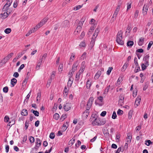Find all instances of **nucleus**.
Returning <instances> with one entry per match:
<instances>
[{"mask_svg":"<svg viewBox=\"0 0 153 153\" xmlns=\"http://www.w3.org/2000/svg\"><path fill=\"white\" fill-rule=\"evenodd\" d=\"M123 114V111L120 109H119L117 111V114L118 115H121Z\"/></svg>","mask_w":153,"mask_h":153,"instance_id":"obj_48","label":"nucleus"},{"mask_svg":"<svg viewBox=\"0 0 153 153\" xmlns=\"http://www.w3.org/2000/svg\"><path fill=\"white\" fill-rule=\"evenodd\" d=\"M24 53H23V52H21L20 53H19L17 56L16 57L18 59L20 58L24 54Z\"/></svg>","mask_w":153,"mask_h":153,"instance_id":"obj_52","label":"nucleus"},{"mask_svg":"<svg viewBox=\"0 0 153 153\" xmlns=\"http://www.w3.org/2000/svg\"><path fill=\"white\" fill-rule=\"evenodd\" d=\"M112 69L113 68L112 67H110L108 68V69L107 71V75L110 74Z\"/></svg>","mask_w":153,"mask_h":153,"instance_id":"obj_50","label":"nucleus"},{"mask_svg":"<svg viewBox=\"0 0 153 153\" xmlns=\"http://www.w3.org/2000/svg\"><path fill=\"white\" fill-rule=\"evenodd\" d=\"M106 123V121L101 120L99 118H96L92 122V124L94 126H101L104 125Z\"/></svg>","mask_w":153,"mask_h":153,"instance_id":"obj_2","label":"nucleus"},{"mask_svg":"<svg viewBox=\"0 0 153 153\" xmlns=\"http://www.w3.org/2000/svg\"><path fill=\"white\" fill-rule=\"evenodd\" d=\"M128 65V63H127L126 62L125 63L122 67V70L123 71H125L127 68Z\"/></svg>","mask_w":153,"mask_h":153,"instance_id":"obj_35","label":"nucleus"},{"mask_svg":"<svg viewBox=\"0 0 153 153\" xmlns=\"http://www.w3.org/2000/svg\"><path fill=\"white\" fill-rule=\"evenodd\" d=\"M74 56L75 55L74 54V53H72L71 56L70 58V60H72V61L74 59Z\"/></svg>","mask_w":153,"mask_h":153,"instance_id":"obj_64","label":"nucleus"},{"mask_svg":"<svg viewBox=\"0 0 153 153\" xmlns=\"http://www.w3.org/2000/svg\"><path fill=\"white\" fill-rule=\"evenodd\" d=\"M131 139V137L130 135H128L126 138L127 141H126L127 142H130Z\"/></svg>","mask_w":153,"mask_h":153,"instance_id":"obj_44","label":"nucleus"},{"mask_svg":"<svg viewBox=\"0 0 153 153\" xmlns=\"http://www.w3.org/2000/svg\"><path fill=\"white\" fill-rule=\"evenodd\" d=\"M153 44V42L152 41H150L148 45V47L147 48V50H149V49L151 48V46Z\"/></svg>","mask_w":153,"mask_h":153,"instance_id":"obj_53","label":"nucleus"},{"mask_svg":"<svg viewBox=\"0 0 153 153\" xmlns=\"http://www.w3.org/2000/svg\"><path fill=\"white\" fill-rule=\"evenodd\" d=\"M121 3H119L117 6V7L115 9L114 13L112 16V18H114L115 19L117 17V15H118L120 9V7L121 6Z\"/></svg>","mask_w":153,"mask_h":153,"instance_id":"obj_4","label":"nucleus"},{"mask_svg":"<svg viewBox=\"0 0 153 153\" xmlns=\"http://www.w3.org/2000/svg\"><path fill=\"white\" fill-rule=\"evenodd\" d=\"M123 32L122 31H119L116 37V42L119 45H123L124 44V42L122 38Z\"/></svg>","mask_w":153,"mask_h":153,"instance_id":"obj_1","label":"nucleus"},{"mask_svg":"<svg viewBox=\"0 0 153 153\" xmlns=\"http://www.w3.org/2000/svg\"><path fill=\"white\" fill-rule=\"evenodd\" d=\"M82 74L80 73L79 72L77 73L76 75V77H75V79L76 80H78L80 78V75Z\"/></svg>","mask_w":153,"mask_h":153,"instance_id":"obj_42","label":"nucleus"},{"mask_svg":"<svg viewBox=\"0 0 153 153\" xmlns=\"http://www.w3.org/2000/svg\"><path fill=\"white\" fill-rule=\"evenodd\" d=\"M17 80L15 78L12 79L11 80V84L12 87H13L15 85L16 83Z\"/></svg>","mask_w":153,"mask_h":153,"instance_id":"obj_21","label":"nucleus"},{"mask_svg":"<svg viewBox=\"0 0 153 153\" xmlns=\"http://www.w3.org/2000/svg\"><path fill=\"white\" fill-rule=\"evenodd\" d=\"M99 31H100L99 29L97 28L95 30V32L92 36V39H95L97 37V36Z\"/></svg>","mask_w":153,"mask_h":153,"instance_id":"obj_14","label":"nucleus"},{"mask_svg":"<svg viewBox=\"0 0 153 153\" xmlns=\"http://www.w3.org/2000/svg\"><path fill=\"white\" fill-rule=\"evenodd\" d=\"M67 117V116L66 114H63L61 118V119L62 120H63Z\"/></svg>","mask_w":153,"mask_h":153,"instance_id":"obj_62","label":"nucleus"},{"mask_svg":"<svg viewBox=\"0 0 153 153\" xmlns=\"http://www.w3.org/2000/svg\"><path fill=\"white\" fill-rule=\"evenodd\" d=\"M152 143V142L150 140H146L145 141V144L147 146H149Z\"/></svg>","mask_w":153,"mask_h":153,"instance_id":"obj_38","label":"nucleus"},{"mask_svg":"<svg viewBox=\"0 0 153 153\" xmlns=\"http://www.w3.org/2000/svg\"><path fill=\"white\" fill-rule=\"evenodd\" d=\"M71 107V103H67L64 106V109L65 111H68L70 109Z\"/></svg>","mask_w":153,"mask_h":153,"instance_id":"obj_9","label":"nucleus"},{"mask_svg":"<svg viewBox=\"0 0 153 153\" xmlns=\"http://www.w3.org/2000/svg\"><path fill=\"white\" fill-rule=\"evenodd\" d=\"M55 137L54 134L53 133H51L49 137L51 139H53Z\"/></svg>","mask_w":153,"mask_h":153,"instance_id":"obj_56","label":"nucleus"},{"mask_svg":"<svg viewBox=\"0 0 153 153\" xmlns=\"http://www.w3.org/2000/svg\"><path fill=\"white\" fill-rule=\"evenodd\" d=\"M91 85V82L89 80H88L87 82L86 83V87L88 88H90Z\"/></svg>","mask_w":153,"mask_h":153,"instance_id":"obj_36","label":"nucleus"},{"mask_svg":"<svg viewBox=\"0 0 153 153\" xmlns=\"http://www.w3.org/2000/svg\"><path fill=\"white\" fill-rule=\"evenodd\" d=\"M134 44V42L131 41H128L127 43V46L128 47H131Z\"/></svg>","mask_w":153,"mask_h":153,"instance_id":"obj_29","label":"nucleus"},{"mask_svg":"<svg viewBox=\"0 0 153 153\" xmlns=\"http://www.w3.org/2000/svg\"><path fill=\"white\" fill-rule=\"evenodd\" d=\"M3 91L5 93H7L8 91V87L6 86L3 88Z\"/></svg>","mask_w":153,"mask_h":153,"instance_id":"obj_59","label":"nucleus"},{"mask_svg":"<svg viewBox=\"0 0 153 153\" xmlns=\"http://www.w3.org/2000/svg\"><path fill=\"white\" fill-rule=\"evenodd\" d=\"M89 110L86 109V110L83 113L82 115V117L84 119H86L87 118L88 115L89 114Z\"/></svg>","mask_w":153,"mask_h":153,"instance_id":"obj_11","label":"nucleus"},{"mask_svg":"<svg viewBox=\"0 0 153 153\" xmlns=\"http://www.w3.org/2000/svg\"><path fill=\"white\" fill-rule=\"evenodd\" d=\"M68 90L67 89V88L66 87H65V88H64V93H63V94H64V96H65V97H66L68 94Z\"/></svg>","mask_w":153,"mask_h":153,"instance_id":"obj_28","label":"nucleus"},{"mask_svg":"<svg viewBox=\"0 0 153 153\" xmlns=\"http://www.w3.org/2000/svg\"><path fill=\"white\" fill-rule=\"evenodd\" d=\"M131 30V25H128L126 29V33H127V32L129 33L130 32Z\"/></svg>","mask_w":153,"mask_h":153,"instance_id":"obj_41","label":"nucleus"},{"mask_svg":"<svg viewBox=\"0 0 153 153\" xmlns=\"http://www.w3.org/2000/svg\"><path fill=\"white\" fill-rule=\"evenodd\" d=\"M86 53L85 52H84L80 57L81 59L82 60H84V59L86 58Z\"/></svg>","mask_w":153,"mask_h":153,"instance_id":"obj_47","label":"nucleus"},{"mask_svg":"<svg viewBox=\"0 0 153 153\" xmlns=\"http://www.w3.org/2000/svg\"><path fill=\"white\" fill-rule=\"evenodd\" d=\"M85 42L82 41L81 42L79 45L80 47H85Z\"/></svg>","mask_w":153,"mask_h":153,"instance_id":"obj_46","label":"nucleus"},{"mask_svg":"<svg viewBox=\"0 0 153 153\" xmlns=\"http://www.w3.org/2000/svg\"><path fill=\"white\" fill-rule=\"evenodd\" d=\"M12 2L11 0H7V2L3 7V9L7 10V8L10 6Z\"/></svg>","mask_w":153,"mask_h":153,"instance_id":"obj_8","label":"nucleus"},{"mask_svg":"<svg viewBox=\"0 0 153 153\" xmlns=\"http://www.w3.org/2000/svg\"><path fill=\"white\" fill-rule=\"evenodd\" d=\"M47 54L46 53H45L42 57H41L40 58L39 61L41 62L42 63L43 61L46 57Z\"/></svg>","mask_w":153,"mask_h":153,"instance_id":"obj_22","label":"nucleus"},{"mask_svg":"<svg viewBox=\"0 0 153 153\" xmlns=\"http://www.w3.org/2000/svg\"><path fill=\"white\" fill-rule=\"evenodd\" d=\"M41 97V93L39 92L37 93V95L36 97V101L37 102H39L40 100Z\"/></svg>","mask_w":153,"mask_h":153,"instance_id":"obj_30","label":"nucleus"},{"mask_svg":"<svg viewBox=\"0 0 153 153\" xmlns=\"http://www.w3.org/2000/svg\"><path fill=\"white\" fill-rule=\"evenodd\" d=\"M39 28V27H37V25L34 27L32 29V30H31L30 31L32 32V33H34L35 32H36V30L38 29Z\"/></svg>","mask_w":153,"mask_h":153,"instance_id":"obj_49","label":"nucleus"},{"mask_svg":"<svg viewBox=\"0 0 153 153\" xmlns=\"http://www.w3.org/2000/svg\"><path fill=\"white\" fill-rule=\"evenodd\" d=\"M84 21H80L77 25V26L74 32V34L77 35L80 31Z\"/></svg>","mask_w":153,"mask_h":153,"instance_id":"obj_3","label":"nucleus"},{"mask_svg":"<svg viewBox=\"0 0 153 153\" xmlns=\"http://www.w3.org/2000/svg\"><path fill=\"white\" fill-rule=\"evenodd\" d=\"M94 100V98L93 97H91L88 100L87 106L86 107V109L89 110L90 108L91 107V106L93 102V101Z\"/></svg>","mask_w":153,"mask_h":153,"instance_id":"obj_5","label":"nucleus"},{"mask_svg":"<svg viewBox=\"0 0 153 153\" xmlns=\"http://www.w3.org/2000/svg\"><path fill=\"white\" fill-rule=\"evenodd\" d=\"M19 76V74L17 72H15L13 75V76L15 78H17Z\"/></svg>","mask_w":153,"mask_h":153,"instance_id":"obj_61","label":"nucleus"},{"mask_svg":"<svg viewBox=\"0 0 153 153\" xmlns=\"http://www.w3.org/2000/svg\"><path fill=\"white\" fill-rule=\"evenodd\" d=\"M124 97L122 95H120L119 97V104L121 106L123 105V103L124 102Z\"/></svg>","mask_w":153,"mask_h":153,"instance_id":"obj_15","label":"nucleus"},{"mask_svg":"<svg viewBox=\"0 0 153 153\" xmlns=\"http://www.w3.org/2000/svg\"><path fill=\"white\" fill-rule=\"evenodd\" d=\"M140 97L139 96L137 97L135 102V106L136 107H137L140 104Z\"/></svg>","mask_w":153,"mask_h":153,"instance_id":"obj_13","label":"nucleus"},{"mask_svg":"<svg viewBox=\"0 0 153 153\" xmlns=\"http://www.w3.org/2000/svg\"><path fill=\"white\" fill-rule=\"evenodd\" d=\"M63 65L62 64H60L59 67V71L60 72H61L62 71Z\"/></svg>","mask_w":153,"mask_h":153,"instance_id":"obj_54","label":"nucleus"},{"mask_svg":"<svg viewBox=\"0 0 153 153\" xmlns=\"http://www.w3.org/2000/svg\"><path fill=\"white\" fill-rule=\"evenodd\" d=\"M36 146L37 147H39L41 145V141L40 139L38 138L36 139Z\"/></svg>","mask_w":153,"mask_h":153,"instance_id":"obj_17","label":"nucleus"},{"mask_svg":"<svg viewBox=\"0 0 153 153\" xmlns=\"http://www.w3.org/2000/svg\"><path fill=\"white\" fill-rule=\"evenodd\" d=\"M110 86L108 85L106 88L105 89L104 94L106 93V92L107 93L109 89H110Z\"/></svg>","mask_w":153,"mask_h":153,"instance_id":"obj_58","label":"nucleus"},{"mask_svg":"<svg viewBox=\"0 0 153 153\" xmlns=\"http://www.w3.org/2000/svg\"><path fill=\"white\" fill-rule=\"evenodd\" d=\"M117 117V115L116 114V112L114 111L112 116V118L113 119H115Z\"/></svg>","mask_w":153,"mask_h":153,"instance_id":"obj_60","label":"nucleus"},{"mask_svg":"<svg viewBox=\"0 0 153 153\" xmlns=\"http://www.w3.org/2000/svg\"><path fill=\"white\" fill-rule=\"evenodd\" d=\"M101 74V71H98L94 77V79L95 80L98 79Z\"/></svg>","mask_w":153,"mask_h":153,"instance_id":"obj_19","label":"nucleus"},{"mask_svg":"<svg viewBox=\"0 0 153 153\" xmlns=\"http://www.w3.org/2000/svg\"><path fill=\"white\" fill-rule=\"evenodd\" d=\"M78 66V64L77 63H75L73 65L71 71L73 72H74L77 69Z\"/></svg>","mask_w":153,"mask_h":153,"instance_id":"obj_18","label":"nucleus"},{"mask_svg":"<svg viewBox=\"0 0 153 153\" xmlns=\"http://www.w3.org/2000/svg\"><path fill=\"white\" fill-rule=\"evenodd\" d=\"M53 117L56 120H58L59 118V115L58 114L56 113L54 114Z\"/></svg>","mask_w":153,"mask_h":153,"instance_id":"obj_34","label":"nucleus"},{"mask_svg":"<svg viewBox=\"0 0 153 153\" xmlns=\"http://www.w3.org/2000/svg\"><path fill=\"white\" fill-rule=\"evenodd\" d=\"M73 82L72 78H69L68 81V86L71 87V86Z\"/></svg>","mask_w":153,"mask_h":153,"instance_id":"obj_23","label":"nucleus"},{"mask_svg":"<svg viewBox=\"0 0 153 153\" xmlns=\"http://www.w3.org/2000/svg\"><path fill=\"white\" fill-rule=\"evenodd\" d=\"M122 81V77H120L117 80L116 85L117 86L119 85Z\"/></svg>","mask_w":153,"mask_h":153,"instance_id":"obj_27","label":"nucleus"},{"mask_svg":"<svg viewBox=\"0 0 153 153\" xmlns=\"http://www.w3.org/2000/svg\"><path fill=\"white\" fill-rule=\"evenodd\" d=\"M144 39L143 38H141L139 41L138 44L139 46H142L144 42Z\"/></svg>","mask_w":153,"mask_h":153,"instance_id":"obj_26","label":"nucleus"},{"mask_svg":"<svg viewBox=\"0 0 153 153\" xmlns=\"http://www.w3.org/2000/svg\"><path fill=\"white\" fill-rule=\"evenodd\" d=\"M31 112H32L33 114L36 116L38 117L39 116V112L37 111H35L33 109L31 110Z\"/></svg>","mask_w":153,"mask_h":153,"instance_id":"obj_32","label":"nucleus"},{"mask_svg":"<svg viewBox=\"0 0 153 153\" xmlns=\"http://www.w3.org/2000/svg\"><path fill=\"white\" fill-rule=\"evenodd\" d=\"M149 56L148 54L146 55L143 58V61L144 63L147 65H149Z\"/></svg>","mask_w":153,"mask_h":153,"instance_id":"obj_10","label":"nucleus"},{"mask_svg":"<svg viewBox=\"0 0 153 153\" xmlns=\"http://www.w3.org/2000/svg\"><path fill=\"white\" fill-rule=\"evenodd\" d=\"M95 39H92L91 41V42L90 44V47L91 48V49L94 46V44H95Z\"/></svg>","mask_w":153,"mask_h":153,"instance_id":"obj_24","label":"nucleus"},{"mask_svg":"<svg viewBox=\"0 0 153 153\" xmlns=\"http://www.w3.org/2000/svg\"><path fill=\"white\" fill-rule=\"evenodd\" d=\"M48 19L47 18H44L37 25V27L40 28L44 25L47 21Z\"/></svg>","mask_w":153,"mask_h":153,"instance_id":"obj_7","label":"nucleus"},{"mask_svg":"<svg viewBox=\"0 0 153 153\" xmlns=\"http://www.w3.org/2000/svg\"><path fill=\"white\" fill-rule=\"evenodd\" d=\"M137 59L135 57L134 58V63H135V64L136 65V67L135 68V69L136 68H138L139 69H140L139 66V65L138 64L137 60L136 61L135 60V59Z\"/></svg>","mask_w":153,"mask_h":153,"instance_id":"obj_51","label":"nucleus"},{"mask_svg":"<svg viewBox=\"0 0 153 153\" xmlns=\"http://www.w3.org/2000/svg\"><path fill=\"white\" fill-rule=\"evenodd\" d=\"M52 80H51L49 79L47 83L46 86L47 87H48L50 85L51 83V82Z\"/></svg>","mask_w":153,"mask_h":153,"instance_id":"obj_63","label":"nucleus"},{"mask_svg":"<svg viewBox=\"0 0 153 153\" xmlns=\"http://www.w3.org/2000/svg\"><path fill=\"white\" fill-rule=\"evenodd\" d=\"M82 5H79L77 6L74 7V10H78L81 8L82 7Z\"/></svg>","mask_w":153,"mask_h":153,"instance_id":"obj_43","label":"nucleus"},{"mask_svg":"<svg viewBox=\"0 0 153 153\" xmlns=\"http://www.w3.org/2000/svg\"><path fill=\"white\" fill-rule=\"evenodd\" d=\"M41 64L42 62H40L39 61L37 63V65L36 68V70H38L39 69Z\"/></svg>","mask_w":153,"mask_h":153,"instance_id":"obj_33","label":"nucleus"},{"mask_svg":"<svg viewBox=\"0 0 153 153\" xmlns=\"http://www.w3.org/2000/svg\"><path fill=\"white\" fill-rule=\"evenodd\" d=\"M25 67V65L24 64H22V65L20 66V67L19 68L18 70V71L19 72L21 71V70H22V69H23L24 67Z\"/></svg>","mask_w":153,"mask_h":153,"instance_id":"obj_57","label":"nucleus"},{"mask_svg":"<svg viewBox=\"0 0 153 153\" xmlns=\"http://www.w3.org/2000/svg\"><path fill=\"white\" fill-rule=\"evenodd\" d=\"M84 63L85 62H83L82 63V67L80 69L79 71V74H82L84 71V69L85 67V66L84 65Z\"/></svg>","mask_w":153,"mask_h":153,"instance_id":"obj_20","label":"nucleus"},{"mask_svg":"<svg viewBox=\"0 0 153 153\" xmlns=\"http://www.w3.org/2000/svg\"><path fill=\"white\" fill-rule=\"evenodd\" d=\"M13 53H11L4 57V62H7L13 56Z\"/></svg>","mask_w":153,"mask_h":153,"instance_id":"obj_12","label":"nucleus"},{"mask_svg":"<svg viewBox=\"0 0 153 153\" xmlns=\"http://www.w3.org/2000/svg\"><path fill=\"white\" fill-rule=\"evenodd\" d=\"M11 30L10 28H7L4 30V32L6 34L9 33L11 31Z\"/></svg>","mask_w":153,"mask_h":153,"instance_id":"obj_45","label":"nucleus"},{"mask_svg":"<svg viewBox=\"0 0 153 153\" xmlns=\"http://www.w3.org/2000/svg\"><path fill=\"white\" fill-rule=\"evenodd\" d=\"M148 65H147L146 64H145L144 63H142L141 65V66L142 70H144L146 69V67Z\"/></svg>","mask_w":153,"mask_h":153,"instance_id":"obj_37","label":"nucleus"},{"mask_svg":"<svg viewBox=\"0 0 153 153\" xmlns=\"http://www.w3.org/2000/svg\"><path fill=\"white\" fill-rule=\"evenodd\" d=\"M149 6L148 4H145L143 7L142 13L144 16L146 15L148 10Z\"/></svg>","mask_w":153,"mask_h":153,"instance_id":"obj_6","label":"nucleus"},{"mask_svg":"<svg viewBox=\"0 0 153 153\" xmlns=\"http://www.w3.org/2000/svg\"><path fill=\"white\" fill-rule=\"evenodd\" d=\"M28 112L26 109H24L22 110L21 112V114L23 116H26L27 115Z\"/></svg>","mask_w":153,"mask_h":153,"instance_id":"obj_25","label":"nucleus"},{"mask_svg":"<svg viewBox=\"0 0 153 153\" xmlns=\"http://www.w3.org/2000/svg\"><path fill=\"white\" fill-rule=\"evenodd\" d=\"M131 7V3H128L127 4V10L126 11H128V10H130Z\"/></svg>","mask_w":153,"mask_h":153,"instance_id":"obj_39","label":"nucleus"},{"mask_svg":"<svg viewBox=\"0 0 153 153\" xmlns=\"http://www.w3.org/2000/svg\"><path fill=\"white\" fill-rule=\"evenodd\" d=\"M139 13V11L138 10H136L134 13V18L135 19H136L138 16V14Z\"/></svg>","mask_w":153,"mask_h":153,"instance_id":"obj_31","label":"nucleus"},{"mask_svg":"<svg viewBox=\"0 0 153 153\" xmlns=\"http://www.w3.org/2000/svg\"><path fill=\"white\" fill-rule=\"evenodd\" d=\"M10 13V12L7 11L6 12H4L3 13L1 14V16L2 17L3 19H5L8 16Z\"/></svg>","mask_w":153,"mask_h":153,"instance_id":"obj_16","label":"nucleus"},{"mask_svg":"<svg viewBox=\"0 0 153 153\" xmlns=\"http://www.w3.org/2000/svg\"><path fill=\"white\" fill-rule=\"evenodd\" d=\"M55 75V72L53 71L52 72L51 74V77L49 79L52 80L54 79Z\"/></svg>","mask_w":153,"mask_h":153,"instance_id":"obj_40","label":"nucleus"},{"mask_svg":"<svg viewBox=\"0 0 153 153\" xmlns=\"http://www.w3.org/2000/svg\"><path fill=\"white\" fill-rule=\"evenodd\" d=\"M30 143H32L34 142L35 139L32 136H31L30 138Z\"/></svg>","mask_w":153,"mask_h":153,"instance_id":"obj_55","label":"nucleus"}]
</instances>
